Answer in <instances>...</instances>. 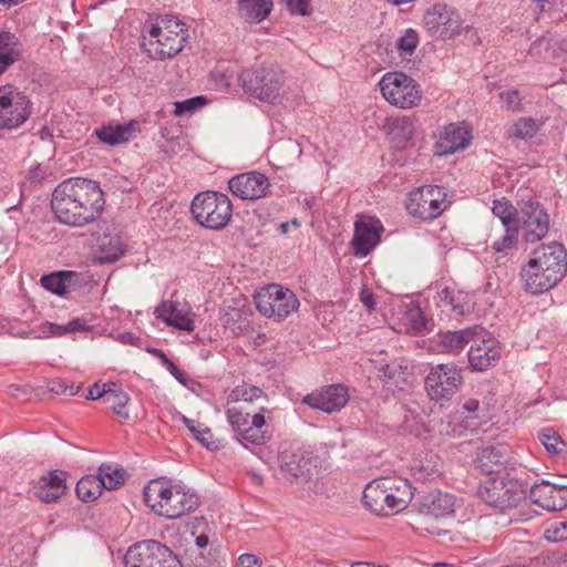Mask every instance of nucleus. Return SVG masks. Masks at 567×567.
Listing matches in <instances>:
<instances>
[{
    "label": "nucleus",
    "mask_w": 567,
    "mask_h": 567,
    "mask_svg": "<svg viewBox=\"0 0 567 567\" xmlns=\"http://www.w3.org/2000/svg\"><path fill=\"white\" fill-rule=\"evenodd\" d=\"M527 493L530 501L548 512H558L567 508V485L551 484L542 481L528 484Z\"/></svg>",
    "instance_id": "aec40b11"
},
{
    "label": "nucleus",
    "mask_w": 567,
    "mask_h": 567,
    "mask_svg": "<svg viewBox=\"0 0 567 567\" xmlns=\"http://www.w3.org/2000/svg\"><path fill=\"white\" fill-rule=\"evenodd\" d=\"M292 16L308 17L312 13L313 8L311 0H282Z\"/></svg>",
    "instance_id": "864d4df0"
},
{
    "label": "nucleus",
    "mask_w": 567,
    "mask_h": 567,
    "mask_svg": "<svg viewBox=\"0 0 567 567\" xmlns=\"http://www.w3.org/2000/svg\"><path fill=\"white\" fill-rule=\"evenodd\" d=\"M125 567H183L178 556L158 540L145 539L128 547Z\"/></svg>",
    "instance_id": "423d86ee"
},
{
    "label": "nucleus",
    "mask_w": 567,
    "mask_h": 567,
    "mask_svg": "<svg viewBox=\"0 0 567 567\" xmlns=\"http://www.w3.org/2000/svg\"><path fill=\"white\" fill-rule=\"evenodd\" d=\"M542 123L533 117L518 118L509 130V137L519 140L533 138L540 130Z\"/></svg>",
    "instance_id": "c03bdc74"
},
{
    "label": "nucleus",
    "mask_w": 567,
    "mask_h": 567,
    "mask_svg": "<svg viewBox=\"0 0 567 567\" xmlns=\"http://www.w3.org/2000/svg\"><path fill=\"white\" fill-rule=\"evenodd\" d=\"M483 331L484 329L478 326L454 331H440L433 340L435 350L440 353L456 354L470 342H476V336Z\"/></svg>",
    "instance_id": "b1692460"
},
{
    "label": "nucleus",
    "mask_w": 567,
    "mask_h": 567,
    "mask_svg": "<svg viewBox=\"0 0 567 567\" xmlns=\"http://www.w3.org/2000/svg\"><path fill=\"white\" fill-rule=\"evenodd\" d=\"M538 439L549 454L557 455L566 452L565 441L553 427L542 429Z\"/></svg>",
    "instance_id": "37998d69"
},
{
    "label": "nucleus",
    "mask_w": 567,
    "mask_h": 567,
    "mask_svg": "<svg viewBox=\"0 0 567 567\" xmlns=\"http://www.w3.org/2000/svg\"><path fill=\"white\" fill-rule=\"evenodd\" d=\"M162 484V478H155L148 482L143 489V498L145 504L155 513V505L162 503L159 499V493L157 485Z\"/></svg>",
    "instance_id": "8fccbe9b"
},
{
    "label": "nucleus",
    "mask_w": 567,
    "mask_h": 567,
    "mask_svg": "<svg viewBox=\"0 0 567 567\" xmlns=\"http://www.w3.org/2000/svg\"><path fill=\"white\" fill-rule=\"evenodd\" d=\"M462 368L455 363H440L431 367L424 380V388L432 401H450L463 384Z\"/></svg>",
    "instance_id": "1a4fd4ad"
},
{
    "label": "nucleus",
    "mask_w": 567,
    "mask_h": 567,
    "mask_svg": "<svg viewBox=\"0 0 567 567\" xmlns=\"http://www.w3.org/2000/svg\"><path fill=\"white\" fill-rule=\"evenodd\" d=\"M228 188L234 196L240 199L256 200L267 196L270 183L265 174L252 171L231 177Z\"/></svg>",
    "instance_id": "6ab92c4d"
},
{
    "label": "nucleus",
    "mask_w": 567,
    "mask_h": 567,
    "mask_svg": "<svg viewBox=\"0 0 567 567\" xmlns=\"http://www.w3.org/2000/svg\"><path fill=\"white\" fill-rule=\"evenodd\" d=\"M493 214L501 219L504 235L492 245L496 252H503L516 246L519 236V207L514 206L505 197L495 199L492 207Z\"/></svg>",
    "instance_id": "4468645a"
},
{
    "label": "nucleus",
    "mask_w": 567,
    "mask_h": 567,
    "mask_svg": "<svg viewBox=\"0 0 567 567\" xmlns=\"http://www.w3.org/2000/svg\"><path fill=\"white\" fill-rule=\"evenodd\" d=\"M544 537L550 543L567 540V520L551 523L546 528Z\"/></svg>",
    "instance_id": "09e8293b"
},
{
    "label": "nucleus",
    "mask_w": 567,
    "mask_h": 567,
    "mask_svg": "<svg viewBox=\"0 0 567 567\" xmlns=\"http://www.w3.org/2000/svg\"><path fill=\"white\" fill-rule=\"evenodd\" d=\"M408 318L412 322L413 328L420 330L426 326V319L420 307H415L410 309L408 312Z\"/></svg>",
    "instance_id": "69168bd1"
},
{
    "label": "nucleus",
    "mask_w": 567,
    "mask_h": 567,
    "mask_svg": "<svg viewBox=\"0 0 567 567\" xmlns=\"http://www.w3.org/2000/svg\"><path fill=\"white\" fill-rule=\"evenodd\" d=\"M359 299L369 312L375 310V296L372 292V290L368 288L367 285H363V287L361 288L359 292Z\"/></svg>",
    "instance_id": "0e129e2a"
},
{
    "label": "nucleus",
    "mask_w": 567,
    "mask_h": 567,
    "mask_svg": "<svg viewBox=\"0 0 567 567\" xmlns=\"http://www.w3.org/2000/svg\"><path fill=\"white\" fill-rule=\"evenodd\" d=\"M420 43V37L416 30L409 28L404 31L396 42L395 48L401 56L412 55Z\"/></svg>",
    "instance_id": "49530a36"
},
{
    "label": "nucleus",
    "mask_w": 567,
    "mask_h": 567,
    "mask_svg": "<svg viewBox=\"0 0 567 567\" xmlns=\"http://www.w3.org/2000/svg\"><path fill=\"white\" fill-rule=\"evenodd\" d=\"M254 300L257 310L267 318L280 322L297 311L300 302L297 296L289 288L271 284L260 288Z\"/></svg>",
    "instance_id": "0eeeda50"
},
{
    "label": "nucleus",
    "mask_w": 567,
    "mask_h": 567,
    "mask_svg": "<svg viewBox=\"0 0 567 567\" xmlns=\"http://www.w3.org/2000/svg\"><path fill=\"white\" fill-rule=\"evenodd\" d=\"M423 24L431 35L443 40H452L460 35L470 25L464 27L461 13L446 3H435L429 7L423 14Z\"/></svg>",
    "instance_id": "9d476101"
},
{
    "label": "nucleus",
    "mask_w": 567,
    "mask_h": 567,
    "mask_svg": "<svg viewBox=\"0 0 567 567\" xmlns=\"http://www.w3.org/2000/svg\"><path fill=\"white\" fill-rule=\"evenodd\" d=\"M199 497L195 493L185 492L182 487L175 486L171 499L155 505V514L168 519L179 518L197 509Z\"/></svg>",
    "instance_id": "5701e85b"
},
{
    "label": "nucleus",
    "mask_w": 567,
    "mask_h": 567,
    "mask_svg": "<svg viewBox=\"0 0 567 567\" xmlns=\"http://www.w3.org/2000/svg\"><path fill=\"white\" fill-rule=\"evenodd\" d=\"M207 99L204 95H197L184 101L175 102V115L183 116L193 113L207 104Z\"/></svg>",
    "instance_id": "de8ad7c7"
},
{
    "label": "nucleus",
    "mask_w": 567,
    "mask_h": 567,
    "mask_svg": "<svg viewBox=\"0 0 567 567\" xmlns=\"http://www.w3.org/2000/svg\"><path fill=\"white\" fill-rule=\"evenodd\" d=\"M262 394L264 392L260 388L244 383L241 385H237L235 389L231 390L230 394L227 398V402H252L259 399Z\"/></svg>",
    "instance_id": "a18cd8bd"
},
{
    "label": "nucleus",
    "mask_w": 567,
    "mask_h": 567,
    "mask_svg": "<svg viewBox=\"0 0 567 567\" xmlns=\"http://www.w3.org/2000/svg\"><path fill=\"white\" fill-rule=\"evenodd\" d=\"M105 206L100 183L84 177H71L53 190L51 209L60 224L84 227L101 218Z\"/></svg>",
    "instance_id": "f257e3e1"
},
{
    "label": "nucleus",
    "mask_w": 567,
    "mask_h": 567,
    "mask_svg": "<svg viewBox=\"0 0 567 567\" xmlns=\"http://www.w3.org/2000/svg\"><path fill=\"white\" fill-rule=\"evenodd\" d=\"M111 382L100 385L99 383H94L89 388L86 400H99L107 398V394L111 390Z\"/></svg>",
    "instance_id": "e2e57ef3"
},
{
    "label": "nucleus",
    "mask_w": 567,
    "mask_h": 567,
    "mask_svg": "<svg viewBox=\"0 0 567 567\" xmlns=\"http://www.w3.org/2000/svg\"><path fill=\"white\" fill-rule=\"evenodd\" d=\"M416 488L412 487L409 481L400 480L398 483L392 480V496L388 501L392 503L395 514L403 511L413 499L416 501Z\"/></svg>",
    "instance_id": "4c0bfd02"
},
{
    "label": "nucleus",
    "mask_w": 567,
    "mask_h": 567,
    "mask_svg": "<svg viewBox=\"0 0 567 567\" xmlns=\"http://www.w3.org/2000/svg\"><path fill=\"white\" fill-rule=\"evenodd\" d=\"M485 330L476 336L467 352L468 364L473 371H485L501 359V347L494 338H485Z\"/></svg>",
    "instance_id": "412c9836"
},
{
    "label": "nucleus",
    "mask_w": 567,
    "mask_h": 567,
    "mask_svg": "<svg viewBox=\"0 0 567 567\" xmlns=\"http://www.w3.org/2000/svg\"><path fill=\"white\" fill-rule=\"evenodd\" d=\"M97 476L103 478L104 489L114 491L126 483L127 472L123 467H114L112 463H102L97 467Z\"/></svg>",
    "instance_id": "58836bf2"
},
{
    "label": "nucleus",
    "mask_w": 567,
    "mask_h": 567,
    "mask_svg": "<svg viewBox=\"0 0 567 567\" xmlns=\"http://www.w3.org/2000/svg\"><path fill=\"white\" fill-rule=\"evenodd\" d=\"M162 22H164V31L162 40H158L155 58L165 60L175 56L184 49L189 34L187 25L176 17H162Z\"/></svg>",
    "instance_id": "dca6fc26"
},
{
    "label": "nucleus",
    "mask_w": 567,
    "mask_h": 567,
    "mask_svg": "<svg viewBox=\"0 0 567 567\" xmlns=\"http://www.w3.org/2000/svg\"><path fill=\"white\" fill-rule=\"evenodd\" d=\"M75 277L73 270H59L48 275H43L40 279L41 286L59 297H63L69 292L70 279Z\"/></svg>",
    "instance_id": "e433bc0d"
},
{
    "label": "nucleus",
    "mask_w": 567,
    "mask_h": 567,
    "mask_svg": "<svg viewBox=\"0 0 567 567\" xmlns=\"http://www.w3.org/2000/svg\"><path fill=\"white\" fill-rule=\"evenodd\" d=\"M265 408L260 409L259 413L251 416L250 420V434L247 436V442L255 445H265L271 440V433L267 430H262L266 426V419L264 412Z\"/></svg>",
    "instance_id": "a19ab883"
},
{
    "label": "nucleus",
    "mask_w": 567,
    "mask_h": 567,
    "mask_svg": "<svg viewBox=\"0 0 567 567\" xmlns=\"http://www.w3.org/2000/svg\"><path fill=\"white\" fill-rule=\"evenodd\" d=\"M163 364L181 384L187 385V373L183 371L172 359L165 358V360H163Z\"/></svg>",
    "instance_id": "680f3d73"
},
{
    "label": "nucleus",
    "mask_w": 567,
    "mask_h": 567,
    "mask_svg": "<svg viewBox=\"0 0 567 567\" xmlns=\"http://www.w3.org/2000/svg\"><path fill=\"white\" fill-rule=\"evenodd\" d=\"M111 390L105 398V402L111 404L113 413L127 420L130 414L126 410V405L130 402V395L123 391L121 385L116 382H111Z\"/></svg>",
    "instance_id": "79ce46f5"
},
{
    "label": "nucleus",
    "mask_w": 567,
    "mask_h": 567,
    "mask_svg": "<svg viewBox=\"0 0 567 567\" xmlns=\"http://www.w3.org/2000/svg\"><path fill=\"white\" fill-rule=\"evenodd\" d=\"M224 322L226 327H229L233 330H243L248 324L244 312L238 308H230L227 310L224 315Z\"/></svg>",
    "instance_id": "603ef678"
},
{
    "label": "nucleus",
    "mask_w": 567,
    "mask_h": 567,
    "mask_svg": "<svg viewBox=\"0 0 567 567\" xmlns=\"http://www.w3.org/2000/svg\"><path fill=\"white\" fill-rule=\"evenodd\" d=\"M190 213L199 226L210 230H221L233 216V205L227 195L205 190L193 198Z\"/></svg>",
    "instance_id": "39448f33"
},
{
    "label": "nucleus",
    "mask_w": 567,
    "mask_h": 567,
    "mask_svg": "<svg viewBox=\"0 0 567 567\" xmlns=\"http://www.w3.org/2000/svg\"><path fill=\"white\" fill-rule=\"evenodd\" d=\"M389 137L396 150L406 148L412 142L415 126L408 116L394 117L388 121Z\"/></svg>",
    "instance_id": "72a5a7b5"
},
{
    "label": "nucleus",
    "mask_w": 567,
    "mask_h": 567,
    "mask_svg": "<svg viewBox=\"0 0 567 567\" xmlns=\"http://www.w3.org/2000/svg\"><path fill=\"white\" fill-rule=\"evenodd\" d=\"M69 473L62 470L49 471L38 481L34 492L35 497L45 504L55 503L66 492V478Z\"/></svg>",
    "instance_id": "a878e982"
},
{
    "label": "nucleus",
    "mask_w": 567,
    "mask_h": 567,
    "mask_svg": "<svg viewBox=\"0 0 567 567\" xmlns=\"http://www.w3.org/2000/svg\"><path fill=\"white\" fill-rule=\"evenodd\" d=\"M471 128L463 123H450L444 126L434 145V154L437 156L454 154L466 148L472 141Z\"/></svg>",
    "instance_id": "4be33fe9"
},
{
    "label": "nucleus",
    "mask_w": 567,
    "mask_h": 567,
    "mask_svg": "<svg viewBox=\"0 0 567 567\" xmlns=\"http://www.w3.org/2000/svg\"><path fill=\"white\" fill-rule=\"evenodd\" d=\"M138 123L135 120L126 124H103L94 130L93 135L100 143L109 146H117L131 140L132 132L135 131Z\"/></svg>",
    "instance_id": "c756f323"
},
{
    "label": "nucleus",
    "mask_w": 567,
    "mask_h": 567,
    "mask_svg": "<svg viewBox=\"0 0 567 567\" xmlns=\"http://www.w3.org/2000/svg\"><path fill=\"white\" fill-rule=\"evenodd\" d=\"M348 386L341 383L323 385L305 395L302 404L327 414L339 412L349 402Z\"/></svg>",
    "instance_id": "2eb2a0df"
},
{
    "label": "nucleus",
    "mask_w": 567,
    "mask_h": 567,
    "mask_svg": "<svg viewBox=\"0 0 567 567\" xmlns=\"http://www.w3.org/2000/svg\"><path fill=\"white\" fill-rule=\"evenodd\" d=\"M104 481L96 474L82 476L75 486V493L83 503H91L97 499L104 491Z\"/></svg>",
    "instance_id": "f704fd0d"
},
{
    "label": "nucleus",
    "mask_w": 567,
    "mask_h": 567,
    "mask_svg": "<svg viewBox=\"0 0 567 567\" xmlns=\"http://www.w3.org/2000/svg\"><path fill=\"white\" fill-rule=\"evenodd\" d=\"M96 249L99 261L102 264H113L117 261L126 251L121 237L117 234L103 233L96 239Z\"/></svg>",
    "instance_id": "2f4dec72"
},
{
    "label": "nucleus",
    "mask_w": 567,
    "mask_h": 567,
    "mask_svg": "<svg viewBox=\"0 0 567 567\" xmlns=\"http://www.w3.org/2000/svg\"><path fill=\"white\" fill-rule=\"evenodd\" d=\"M73 274L75 275V277L70 279V284L68 287L69 291H76V290L83 289L84 287H86L90 284L95 282L93 280V275L90 274L89 271H84V272L73 271Z\"/></svg>",
    "instance_id": "6e6d98bb"
},
{
    "label": "nucleus",
    "mask_w": 567,
    "mask_h": 567,
    "mask_svg": "<svg viewBox=\"0 0 567 567\" xmlns=\"http://www.w3.org/2000/svg\"><path fill=\"white\" fill-rule=\"evenodd\" d=\"M476 467L488 476L507 472L505 455L499 447L488 445L477 450Z\"/></svg>",
    "instance_id": "c85d7f7f"
},
{
    "label": "nucleus",
    "mask_w": 567,
    "mask_h": 567,
    "mask_svg": "<svg viewBox=\"0 0 567 567\" xmlns=\"http://www.w3.org/2000/svg\"><path fill=\"white\" fill-rule=\"evenodd\" d=\"M20 44L19 38L10 31H0V52L8 51H20L18 49Z\"/></svg>",
    "instance_id": "4d7b16f0"
},
{
    "label": "nucleus",
    "mask_w": 567,
    "mask_h": 567,
    "mask_svg": "<svg viewBox=\"0 0 567 567\" xmlns=\"http://www.w3.org/2000/svg\"><path fill=\"white\" fill-rule=\"evenodd\" d=\"M40 331L43 334V337H61L66 333H70L69 331V323L68 324H58L50 321H47L41 324Z\"/></svg>",
    "instance_id": "13d9d810"
},
{
    "label": "nucleus",
    "mask_w": 567,
    "mask_h": 567,
    "mask_svg": "<svg viewBox=\"0 0 567 567\" xmlns=\"http://www.w3.org/2000/svg\"><path fill=\"white\" fill-rule=\"evenodd\" d=\"M379 377L385 385L393 386L398 390H404L410 386L412 381V373L408 364L402 363H383L378 368Z\"/></svg>",
    "instance_id": "473e14b6"
},
{
    "label": "nucleus",
    "mask_w": 567,
    "mask_h": 567,
    "mask_svg": "<svg viewBox=\"0 0 567 567\" xmlns=\"http://www.w3.org/2000/svg\"><path fill=\"white\" fill-rule=\"evenodd\" d=\"M238 7L247 20L259 23L271 13L274 0H238Z\"/></svg>",
    "instance_id": "c9c22d12"
},
{
    "label": "nucleus",
    "mask_w": 567,
    "mask_h": 567,
    "mask_svg": "<svg viewBox=\"0 0 567 567\" xmlns=\"http://www.w3.org/2000/svg\"><path fill=\"white\" fill-rule=\"evenodd\" d=\"M239 567H261L258 558L252 554H244L238 558Z\"/></svg>",
    "instance_id": "774afa93"
},
{
    "label": "nucleus",
    "mask_w": 567,
    "mask_h": 567,
    "mask_svg": "<svg viewBox=\"0 0 567 567\" xmlns=\"http://www.w3.org/2000/svg\"><path fill=\"white\" fill-rule=\"evenodd\" d=\"M527 489L526 481L504 472L482 481L477 487V496L487 505L505 512L517 507L526 498Z\"/></svg>",
    "instance_id": "7ed1b4c3"
},
{
    "label": "nucleus",
    "mask_w": 567,
    "mask_h": 567,
    "mask_svg": "<svg viewBox=\"0 0 567 567\" xmlns=\"http://www.w3.org/2000/svg\"><path fill=\"white\" fill-rule=\"evenodd\" d=\"M437 296L440 301L445 307H450L451 311L457 316L468 315L474 309L473 297L467 291L444 287L437 292Z\"/></svg>",
    "instance_id": "7c9ffc66"
},
{
    "label": "nucleus",
    "mask_w": 567,
    "mask_h": 567,
    "mask_svg": "<svg viewBox=\"0 0 567 567\" xmlns=\"http://www.w3.org/2000/svg\"><path fill=\"white\" fill-rule=\"evenodd\" d=\"M31 115L30 99L13 85L0 86V130L21 126Z\"/></svg>",
    "instance_id": "f8f14e48"
},
{
    "label": "nucleus",
    "mask_w": 567,
    "mask_h": 567,
    "mask_svg": "<svg viewBox=\"0 0 567 567\" xmlns=\"http://www.w3.org/2000/svg\"><path fill=\"white\" fill-rule=\"evenodd\" d=\"M446 193L437 185H424L412 190L406 203L408 212L422 220H433L447 207Z\"/></svg>",
    "instance_id": "9b49d317"
},
{
    "label": "nucleus",
    "mask_w": 567,
    "mask_h": 567,
    "mask_svg": "<svg viewBox=\"0 0 567 567\" xmlns=\"http://www.w3.org/2000/svg\"><path fill=\"white\" fill-rule=\"evenodd\" d=\"M499 99L505 102V106L508 111L518 112L522 110V97L517 89L501 92Z\"/></svg>",
    "instance_id": "5fc2aeb1"
},
{
    "label": "nucleus",
    "mask_w": 567,
    "mask_h": 567,
    "mask_svg": "<svg viewBox=\"0 0 567 567\" xmlns=\"http://www.w3.org/2000/svg\"><path fill=\"white\" fill-rule=\"evenodd\" d=\"M162 484V478H155L148 482L143 489V498L145 504L155 513V505L162 503L159 499V493L157 485Z\"/></svg>",
    "instance_id": "3c124183"
},
{
    "label": "nucleus",
    "mask_w": 567,
    "mask_h": 567,
    "mask_svg": "<svg viewBox=\"0 0 567 567\" xmlns=\"http://www.w3.org/2000/svg\"><path fill=\"white\" fill-rule=\"evenodd\" d=\"M225 414L231 430L247 442V436L250 434V414L237 408H227Z\"/></svg>",
    "instance_id": "ea45409f"
},
{
    "label": "nucleus",
    "mask_w": 567,
    "mask_h": 567,
    "mask_svg": "<svg viewBox=\"0 0 567 567\" xmlns=\"http://www.w3.org/2000/svg\"><path fill=\"white\" fill-rule=\"evenodd\" d=\"M279 467L293 478L308 481L311 477L310 460L300 450L285 449L278 455Z\"/></svg>",
    "instance_id": "cd10ccee"
},
{
    "label": "nucleus",
    "mask_w": 567,
    "mask_h": 567,
    "mask_svg": "<svg viewBox=\"0 0 567 567\" xmlns=\"http://www.w3.org/2000/svg\"><path fill=\"white\" fill-rule=\"evenodd\" d=\"M195 440L209 451H215L219 447L217 441L214 440V434L208 426H204L200 432H197Z\"/></svg>",
    "instance_id": "bf43d9fd"
},
{
    "label": "nucleus",
    "mask_w": 567,
    "mask_h": 567,
    "mask_svg": "<svg viewBox=\"0 0 567 567\" xmlns=\"http://www.w3.org/2000/svg\"><path fill=\"white\" fill-rule=\"evenodd\" d=\"M192 567H223L218 557L206 558L202 553L192 561Z\"/></svg>",
    "instance_id": "338daca9"
},
{
    "label": "nucleus",
    "mask_w": 567,
    "mask_h": 567,
    "mask_svg": "<svg viewBox=\"0 0 567 567\" xmlns=\"http://www.w3.org/2000/svg\"><path fill=\"white\" fill-rule=\"evenodd\" d=\"M177 301L163 300L155 309L156 318L175 329L192 332L195 329L194 320L188 312L179 309Z\"/></svg>",
    "instance_id": "bb28decb"
},
{
    "label": "nucleus",
    "mask_w": 567,
    "mask_h": 567,
    "mask_svg": "<svg viewBox=\"0 0 567 567\" xmlns=\"http://www.w3.org/2000/svg\"><path fill=\"white\" fill-rule=\"evenodd\" d=\"M379 85L383 97L390 104L401 109L416 106L422 99L420 84L404 72L385 73Z\"/></svg>",
    "instance_id": "6e6552de"
},
{
    "label": "nucleus",
    "mask_w": 567,
    "mask_h": 567,
    "mask_svg": "<svg viewBox=\"0 0 567 567\" xmlns=\"http://www.w3.org/2000/svg\"><path fill=\"white\" fill-rule=\"evenodd\" d=\"M519 207V231L525 243L543 239L549 229V216L543 205L533 198L517 202Z\"/></svg>",
    "instance_id": "ddd939ff"
},
{
    "label": "nucleus",
    "mask_w": 567,
    "mask_h": 567,
    "mask_svg": "<svg viewBox=\"0 0 567 567\" xmlns=\"http://www.w3.org/2000/svg\"><path fill=\"white\" fill-rule=\"evenodd\" d=\"M390 497H393L392 478L383 477L373 480L365 485L362 503L371 513L388 517L395 514L392 503L388 501Z\"/></svg>",
    "instance_id": "a211bd4d"
},
{
    "label": "nucleus",
    "mask_w": 567,
    "mask_h": 567,
    "mask_svg": "<svg viewBox=\"0 0 567 567\" xmlns=\"http://www.w3.org/2000/svg\"><path fill=\"white\" fill-rule=\"evenodd\" d=\"M21 51L0 52V76L21 59Z\"/></svg>",
    "instance_id": "052dcab7"
},
{
    "label": "nucleus",
    "mask_w": 567,
    "mask_h": 567,
    "mask_svg": "<svg viewBox=\"0 0 567 567\" xmlns=\"http://www.w3.org/2000/svg\"><path fill=\"white\" fill-rule=\"evenodd\" d=\"M455 496L443 493L440 489L416 492V501L413 507L424 517L440 519L453 516L455 513Z\"/></svg>",
    "instance_id": "f3484780"
},
{
    "label": "nucleus",
    "mask_w": 567,
    "mask_h": 567,
    "mask_svg": "<svg viewBox=\"0 0 567 567\" xmlns=\"http://www.w3.org/2000/svg\"><path fill=\"white\" fill-rule=\"evenodd\" d=\"M383 226L380 220L357 221L351 240L352 252L357 257L368 256L381 241Z\"/></svg>",
    "instance_id": "393cba45"
},
{
    "label": "nucleus",
    "mask_w": 567,
    "mask_h": 567,
    "mask_svg": "<svg viewBox=\"0 0 567 567\" xmlns=\"http://www.w3.org/2000/svg\"><path fill=\"white\" fill-rule=\"evenodd\" d=\"M238 82L245 93L269 104H279L285 83L284 71L278 64H262L259 68L243 70Z\"/></svg>",
    "instance_id": "20e7f679"
},
{
    "label": "nucleus",
    "mask_w": 567,
    "mask_h": 567,
    "mask_svg": "<svg viewBox=\"0 0 567 567\" xmlns=\"http://www.w3.org/2000/svg\"><path fill=\"white\" fill-rule=\"evenodd\" d=\"M567 275V249L558 241L536 247L520 269L526 292L539 296L557 287Z\"/></svg>",
    "instance_id": "f03ea898"
}]
</instances>
